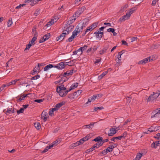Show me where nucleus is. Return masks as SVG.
I'll list each match as a JSON object with an SVG mask.
<instances>
[{"label":"nucleus","instance_id":"a211bd4d","mask_svg":"<svg viewBox=\"0 0 160 160\" xmlns=\"http://www.w3.org/2000/svg\"><path fill=\"white\" fill-rule=\"evenodd\" d=\"M142 156V153H138L137 154L135 158L133 160H140Z\"/></svg>","mask_w":160,"mask_h":160},{"label":"nucleus","instance_id":"a18cd8bd","mask_svg":"<svg viewBox=\"0 0 160 160\" xmlns=\"http://www.w3.org/2000/svg\"><path fill=\"white\" fill-rule=\"evenodd\" d=\"M80 145L78 142L77 141L76 142L73 143L71 145V146L72 147L74 148L76 146H78Z\"/></svg>","mask_w":160,"mask_h":160},{"label":"nucleus","instance_id":"e433bc0d","mask_svg":"<svg viewBox=\"0 0 160 160\" xmlns=\"http://www.w3.org/2000/svg\"><path fill=\"white\" fill-rule=\"evenodd\" d=\"M43 37L45 38V40H47L50 37V33H48L43 36Z\"/></svg>","mask_w":160,"mask_h":160},{"label":"nucleus","instance_id":"58836bf2","mask_svg":"<svg viewBox=\"0 0 160 160\" xmlns=\"http://www.w3.org/2000/svg\"><path fill=\"white\" fill-rule=\"evenodd\" d=\"M24 110V108H21L19 110L17 111V113L18 114H19L20 113H22L23 112Z\"/></svg>","mask_w":160,"mask_h":160},{"label":"nucleus","instance_id":"603ef678","mask_svg":"<svg viewBox=\"0 0 160 160\" xmlns=\"http://www.w3.org/2000/svg\"><path fill=\"white\" fill-rule=\"evenodd\" d=\"M154 138H156L157 140H160V133H158L156 134V136H154Z\"/></svg>","mask_w":160,"mask_h":160},{"label":"nucleus","instance_id":"f8f14e48","mask_svg":"<svg viewBox=\"0 0 160 160\" xmlns=\"http://www.w3.org/2000/svg\"><path fill=\"white\" fill-rule=\"evenodd\" d=\"M39 63H38V66H36L35 68L33 69V70L31 72V74H32L33 75H34L37 72H39V71H38V70L39 69Z\"/></svg>","mask_w":160,"mask_h":160},{"label":"nucleus","instance_id":"f03ea898","mask_svg":"<svg viewBox=\"0 0 160 160\" xmlns=\"http://www.w3.org/2000/svg\"><path fill=\"white\" fill-rule=\"evenodd\" d=\"M154 92H153V94H151L149 97L148 98L146 99L148 102L152 101L156 99L159 96V95L154 94Z\"/></svg>","mask_w":160,"mask_h":160},{"label":"nucleus","instance_id":"e2e57ef3","mask_svg":"<svg viewBox=\"0 0 160 160\" xmlns=\"http://www.w3.org/2000/svg\"><path fill=\"white\" fill-rule=\"evenodd\" d=\"M158 0H153L152 3V5L153 6H155Z\"/></svg>","mask_w":160,"mask_h":160},{"label":"nucleus","instance_id":"9b49d317","mask_svg":"<svg viewBox=\"0 0 160 160\" xmlns=\"http://www.w3.org/2000/svg\"><path fill=\"white\" fill-rule=\"evenodd\" d=\"M42 118L43 119L44 122L47 120L48 117V113L46 112L43 111L42 113Z\"/></svg>","mask_w":160,"mask_h":160},{"label":"nucleus","instance_id":"c03bdc74","mask_svg":"<svg viewBox=\"0 0 160 160\" xmlns=\"http://www.w3.org/2000/svg\"><path fill=\"white\" fill-rule=\"evenodd\" d=\"M148 129L149 130V131H150V132H153L157 130V129H156V128H155L154 129H153V127H151Z\"/></svg>","mask_w":160,"mask_h":160},{"label":"nucleus","instance_id":"4468645a","mask_svg":"<svg viewBox=\"0 0 160 160\" xmlns=\"http://www.w3.org/2000/svg\"><path fill=\"white\" fill-rule=\"evenodd\" d=\"M73 69H71L70 70L67 71L66 72H64L63 74V77H66V75L69 76V75H72L73 73Z\"/></svg>","mask_w":160,"mask_h":160},{"label":"nucleus","instance_id":"bb28decb","mask_svg":"<svg viewBox=\"0 0 160 160\" xmlns=\"http://www.w3.org/2000/svg\"><path fill=\"white\" fill-rule=\"evenodd\" d=\"M98 24V22H94L90 26V28L91 27V28H92V30H93L97 27Z\"/></svg>","mask_w":160,"mask_h":160},{"label":"nucleus","instance_id":"4c0bfd02","mask_svg":"<svg viewBox=\"0 0 160 160\" xmlns=\"http://www.w3.org/2000/svg\"><path fill=\"white\" fill-rule=\"evenodd\" d=\"M32 45V44L30 43V42H29L28 44L26 45V48L25 49L24 51H25L27 50H29Z\"/></svg>","mask_w":160,"mask_h":160},{"label":"nucleus","instance_id":"7ed1b4c3","mask_svg":"<svg viewBox=\"0 0 160 160\" xmlns=\"http://www.w3.org/2000/svg\"><path fill=\"white\" fill-rule=\"evenodd\" d=\"M151 60L152 61L153 60V59L152 58L151 59V57H149L139 61V62H138V64H143L146 63L150 61Z\"/></svg>","mask_w":160,"mask_h":160},{"label":"nucleus","instance_id":"0eeeda50","mask_svg":"<svg viewBox=\"0 0 160 160\" xmlns=\"http://www.w3.org/2000/svg\"><path fill=\"white\" fill-rule=\"evenodd\" d=\"M66 90V88L64 87L63 85H62L61 86H58L57 88V92L59 94H60L61 92H62V90L65 91Z\"/></svg>","mask_w":160,"mask_h":160},{"label":"nucleus","instance_id":"864d4df0","mask_svg":"<svg viewBox=\"0 0 160 160\" xmlns=\"http://www.w3.org/2000/svg\"><path fill=\"white\" fill-rule=\"evenodd\" d=\"M34 36L33 37V38H34L35 39H37L38 36V32L37 31H35V32H34Z\"/></svg>","mask_w":160,"mask_h":160},{"label":"nucleus","instance_id":"f257e3e1","mask_svg":"<svg viewBox=\"0 0 160 160\" xmlns=\"http://www.w3.org/2000/svg\"><path fill=\"white\" fill-rule=\"evenodd\" d=\"M86 9L85 6L82 7L81 8H79L75 12V14L73 15V17H75L77 18L79 17L80 15Z\"/></svg>","mask_w":160,"mask_h":160},{"label":"nucleus","instance_id":"5fc2aeb1","mask_svg":"<svg viewBox=\"0 0 160 160\" xmlns=\"http://www.w3.org/2000/svg\"><path fill=\"white\" fill-rule=\"evenodd\" d=\"M53 147V144H52L51 145H50L49 146H47L45 148L46 149L48 150V151L49 149Z\"/></svg>","mask_w":160,"mask_h":160},{"label":"nucleus","instance_id":"13d9d810","mask_svg":"<svg viewBox=\"0 0 160 160\" xmlns=\"http://www.w3.org/2000/svg\"><path fill=\"white\" fill-rule=\"evenodd\" d=\"M106 149H108V150L109 151L108 152H111L113 150L112 148H111V147L110 146V145L109 146V147H108Z\"/></svg>","mask_w":160,"mask_h":160},{"label":"nucleus","instance_id":"79ce46f5","mask_svg":"<svg viewBox=\"0 0 160 160\" xmlns=\"http://www.w3.org/2000/svg\"><path fill=\"white\" fill-rule=\"evenodd\" d=\"M75 38L72 35L67 40H66V42H71L72 41V40Z\"/></svg>","mask_w":160,"mask_h":160},{"label":"nucleus","instance_id":"7c9ffc66","mask_svg":"<svg viewBox=\"0 0 160 160\" xmlns=\"http://www.w3.org/2000/svg\"><path fill=\"white\" fill-rule=\"evenodd\" d=\"M99 31L98 32H94V34L96 35V37L97 38H99V39H101L102 38V35H100L99 33H98Z\"/></svg>","mask_w":160,"mask_h":160},{"label":"nucleus","instance_id":"0e129e2a","mask_svg":"<svg viewBox=\"0 0 160 160\" xmlns=\"http://www.w3.org/2000/svg\"><path fill=\"white\" fill-rule=\"evenodd\" d=\"M78 84L77 82H75L72 84V86L74 88H77L78 87Z\"/></svg>","mask_w":160,"mask_h":160},{"label":"nucleus","instance_id":"2f4dec72","mask_svg":"<svg viewBox=\"0 0 160 160\" xmlns=\"http://www.w3.org/2000/svg\"><path fill=\"white\" fill-rule=\"evenodd\" d=\"M76 29H75L74 31L72 32V36L74 38H75L78 34L80 32V31H78V30H77L76 31Z\"/></svg>","mask_w":160,"mask_h":160},{"label":"nucleus","instance_id":"8fccbe9b","mask_svg":"<svg viewBox=\"0 0 160 160\" xmlns=\"http://www.w3.org/2000/svg\"><path fill=\"white\" fill-rule=\"evenodd\" d=\"M68 98L70 99H74L75 98V97H74L73 95V93L72 94H69L68 96Z\"/></svg>","mask_w":160,"mask_h":160},{"label":"nucleus","instance_id":"20e7f679","mask_svg":"<svg viewBox=\"0 0 160 160\" xmlns=\"http://www.w3.org/2000/svg\"><path fill=\"white\" fill-rule=\"evenodd\" d=\"M130 14H129L128 12H127L126 14L122 16L119 19V21L122 22L125 20L129 19L130 16Z\"/></svg>","mask_w":160,"mask_h":160},{"label":"nucleus","instance_id":"393cba45","mask_svg":"<svg viewBox=\"0 0 160 160\" xmlns=\"http://www.w3.org/2000/svg\"><path fill=\"white\" fill-rule=\"evenodd\" d=\"M109 151L108 149H106L103 150L102 152H100L98 154V155H101V154H103L104 155H105L107 153H108V152Z\"/></svg>","mask_w":160,"mask_h":160},{"label":"nucleus","instance_id":"ea45409f","mask_svg":"<svg viewBox=\"0 0 160 160\" xmlns=\"http://www.w3.org/2000/svg\"><path fill=\"white\" fill-rule=\"evenodd\" d=\"M64 33H62L60 36H59L58 37H57L56 38V40L57 41H58L59 40H61L62 39V36L63 35H64Z\"/></svg>","mask_w":160,"mask_h":160},{"label":"nucleus","instance_id":"9d476101","mask_svg":"<svg viewBox=\"0 0 160 160\" xmlns=\"http://www.w3.org/2000/svg\"><path fill=\"white\" fill-rule=\"evenodd\" d=\"M157 146L160 147V141L159 140L154 142L151 145V147L154 148H156Z\"/></svg>","mask_w":160,"mask_h":160},{"label":"nucleus","instance_id":"09e8293b","mask_svg":"<svg viewBox=\"0 0 160 160\" xmlns=\"http://www.w3.org/2000/svg\"><path fill=\"white\" fill-rule=\"evenodd\" d=\"M118 146V144L117 143H112L110 145V146L111 148H112L113 149L114 148Z\"/></svg>","mask_w":160,"mask_h":160},{"label":"nucleus","instance_id":"39448f33","mask_svg":"<svg viewBox=\"0 0 160 160\" xmlns=\"http://www.w3.org/2000/svg\"><path fill=\"white\" fill-rule=\"evenodd\" d=\"M67 65H65L64 62H61L55 65V68H57L58 69H62L65 68L66 66Z\"/></svg>","mask_w":160,"mask_h":160},{"label":"nucleus","instance_id":"6e6d98bb","mask_svg":"<svg viewBox=\"0 0 160 160\" xmlns=\"http://www.w3.org/2000/svg\"><path fill=\"white\" fill-rule=\"evenodd\" d=\"M52 25V23H51V22H50L49 21L45 25V26L44 27V29H46V28H45L46 27H48L50 26L51 25Z\"/></svg>","mask_w":160,"mask_h":160},{"label":"nucleus","instance_id":"aec40b11","mask_svg":"<svg viewBox=\"0 0 160 160\" xmlns=\"http://www.w3.org/2000/svg\"><path fill=\"white\" fill-rule=\"evenodd\" d=\"M102 140V137L100 136H98L93 140L92 141H94L96 142H101Z\"/></svg>","mask_w":160,"mask_h":160},{"label":"nucleus","instance_id":"338daca9","mask_svg":"<svg viewBox=\"0 0 160 160\" xmlns=\"http://www.w3.org/2000/svg\"><path fill=\"white\" fill-rule=\"evenodd\" d=\"M113 31H115V29L113 28H109L107 29V32H112Z\"/></svg>","mask_w":160,"mask_h":160},{"label":"nucleus","instance_id":"de8ad7c7","mask_svg":"<svg viewBox=\"0 0 160 160\" xmlns=\"http://www.w3.org/2000/svg\"><path fill=\"white\" fill-rule=\"evenodd\" d=\"M11 109H12V108H8L7 109L6 112H5V114H6V115H9V113H11Z\"/></svg>","mask_w":160,"mask_h":160},{"label":"nucleus","instance_id":"6ab92c4d","mask_svg":"<svg viewBox=\"0 0 160 160\" xmlns=\"http://www.w3.org/2000/svg\"><path fill=\"white\" fill-rule=\"evenodd\" d=\"M82 90H78L73 92V95L74 97H77L82 92Z\"/></svg>","mask_w":160,"mask_h":160},{"label":"nucleus","instance_id":"c9c22d12","mask_svg":"<svg viewBox=\"0 0 160 160\" xmlns=\"http://www.w3.org/2000/svg\"><path fill=\"white\" fill-rule=\"evenodd\" d=\"M127 7L128 5L126 4L123 6V7H121V9L120 11V12H122L125 10L127 8Z\"/></svg>","mask_w":160,"mask_h":160},{"label":"nucleus","instance_id":"473e14b6","mask_svg":"<svg viewBox=\"0 0 160 160\" xmlns=\"http://www.w3.org/2000/svg\"><path fill=\"white\" fill-rule=\"evenodd\" d=\"M95 146H93L91 148H90L88 149L87 150V151L86 152V153H89L90 152L92 151L93 150H95Z\"/></svg>","mask_w":160,"mask_h":160},{"label":"nucleus","instance_id":"bf43d9fd","mask_svg":"<svg viewBox=\"0 0 160 160\" xmlns=\"http://www.w3.org/2000/svg\"><path fill=\"white\" fill-rule=\"evenodd\" d=\"M46 41V40H45V38L43 37L42 38H41L40 39V40H39V42L40 43H41L43 42Z\"/></svg>","mask_w":160,"mask_h":160},{"label":"nucleus","instance_id":"412c9836","mask_svg":"<svg viewBox=\"0 0 160 160\" xmlns=\"http://www.w3.org/2000/svg\"><path fill=\"white\" fill-rule=\"evenodd\" d=\"M92 101V97H90L89 98H88V101L84 104V107H86L89 105H90V103Z\"/></svg>","mask_w":160,"mask_h":160},{"label":"nucleus","instance_id":"cd10ccee","mask_svg":"<svg viewBox=\"0 0 160 160\" xmlns=\"http://www.w3.org/2000/svg\"><path fill=\"white\" fill-rule=\"evenodd\" d=\"M69 92V91L68 90L65 91V90L64 92H61L60 94L59 95L61 97H64L67 95L68 92Z\"/></svg>","mask_w":160,"mask_h":160},{"label":"nucleus","instance_id":"5701e85b","mask_svg":"<svg viewBox=\"0 0 160 160\" xmlns=\"http://www.w3.org/2000/svg\"><path fill=\"white\" fill-rule=\"evenodd\" d=\"M34 126L36 128V129L38 130L40 129L41 128V125L40 123L38 122H37L34 123Z\"/></svg>","mask_w":160,"mask_h":160},{"label":"nucleus","instance_id":"a19ab883","mask_svg":"<svg viewBox=\"0 0 160 160\" xmlns=\"http://www.w3.org/2000/svg\"><path fill=\"white\" fill-rule=\"evenodd\" d=\"M103 109H104V108L102 106L100 107H95L94 109V110L95 111H97L98 109L102 110Z\"/></svg>","mask_w":160,"mask_h":160},{"label":"nucleus","instance_id":"dca6fc26","mask_svg":"<svg viewBox=\"0 0 160 160\" xmlns=\"http://www.w3.org/2000/svg\"><path fill=\"white\" fill-rule=\"evenodd\" d=\"M65 104V102L62 101L59 103H58L55 105V107L58 110L61 107Z\"/></svg>","mask_w":160,"mask_h":160},{"label":"nucleus","instance_id":"ddd939ff","mask_svg":"<svg viewBox=\"0 0 160 160\" xmlns=\"http://www.w3.org/2000/svg\"><path fill=\"white\" fill-rule=\"evenodd\" d=\"M52 68H55V65L51 64H49L47 66H46L44 68V71H47L49 69Z\"/></svg>","mask_w":160,"mask_h":160},{"label":"nucleus","instance_id":"423d86ee","mask_svg":"<svg viewBox=\"0 0 160 160\" xmlns=\"http://www.w3.org/2000/svg\"><path fill=\"white\" fill-rule=\"evenodd\" d=\"M73 18H69V20L68 21L66 24H65V26L63 28V30L64 31L65 30V28L67 26H68V25H69V24H72V23L77 18L75 17H73Z\"/></svg>","mask_w":160,"mask_h":160},{"label":"nucleus","instance_id":"b1692460","mask_svg":"<svg viewBox=\"0 0 160 160\" xmlns=\"http://www.w3.org/2000/svg\"><path fill=\"white\" fill-rule=\"evenodd\" d=\"M108 73V71H105L103 72L98 77V78L99 79H102V78L105 76V75H106Z\"/></svg>","mask_w":160,"mask_h":160},{"label":"nucleus","instance_id":"37998d69","mask_svg":"<svg viewBox=\"0 0 160 160\" xmlns=\"http://www.w3.org/2000/svg\"><path fill=\"white\" fill-rule=\"evenodd\" d=\"M40 78V75H37L36 76H34L31 78V80H36L37 79Z\"/></svg>","mask_w":160,"mask_h":160},{"label":"nucleus","instance_id":"f3484780","mask_svg":"<svg viewBox=\"0 0 160 160\" xmlns=\"http://www.w3.org/2000/svg\"><path fill=\"white\" fill-rule=\"evenodd\" d=\"M109 45H107L105 47L103 48L100 51L101 52L100 53V54H104L106 51L109 48Z\"/></svg>","mask_w":160,"mask_h":160},{"label":"nucleus","instance_id":"a878e982","mask_svg":"<svg viewBox=\"0 0 160 160\" xmlns=\"http://www.w3.org/2000/svg\"><path fill=\"white\" fill-rule=\"evenodd\" d=\"M61 138H58L53 142L52 144H53V146H56L59 144L61 142Z\"/></svg>","mask_w":160,"mask_h":160},{"label":"nucleus","instance_id":"052dcab7","mask_svg":"<svg viewBox=\"0 0 160 160\" xmlns=\"http://www.w3.org/2000/svg\"><path fill=\"white\" fill-rule=\"evenodd\" d=\"M36 40L34 38H32L31 41H30V43L32 44V45H34L35 44L34 42Z\"/></svg>","mask_w":160,"mask_h":160},{"label":"nucleus","instance_id":"4be33fe9","mask_svg":"<svg viewBox=\"0 0 160 160\" xmlns=\"http://www.w3.org/2000/svg\"><path fill=\"white\" fill-rule=\"evenodd\" d=\"M88 46L86 45H84L83 47H80L79 49H78V52L81 51L83 52V51H84L85 50H86Z\"/></svg>","mask_w":160,"mask_h":160},{"label":"nucleus","instance_id":"774afa93","mask_svg":"<svg viewBox=\"0 0 160 160\" xmlns=\"http://www.w3.org/2000/svg\"><path fill=\"white\" fill-rule=\"evenodd\" d=\"M78 142L80 145L82 144L84 142L83 139L82 138L79 141H78Z\"/></svg>","mask_w":160,"mask_h":160},{"label":"nucleus","instance_id":"680f3d73","mask_svg":"<svg viewBox=\"0 0 160 160\" xmlns=\"http://www.w3.org/2000/svg\"><path fill=\"white\" fill-rule=\"evenodd\" d=\"M43 101V100L42 99H35L34 100V102L38 103H40Z\"/></svg>","mask_w":160,"mask_h":160},{"label":"nucleus","instance_id":"3c124183","mask_svg":"<svg viewBox=\"0 0 160 160\" xmlns=\"http://www.w3.org/2000/svg\"><path fill=\"white\" fill-rule=\"evenodd\" d=\"M81 0H75L74 3L77 5H78L81 3L80 2Z\"/></svg>","mask_w":160,"mask_h":160},{"label":"nucleus","instance_id":"72a5a7b5","mask_svg":"<svg viewBox=\"0 0 160 160\" xmlns=\"http://www.w3.org/2000/svg\"><path fill=\"white\" fill-rule=\"evenodd\" d=\"M136 9V8L135 7L132 8L130 9L129 11L128 12H127L129 14H130V15L132 14L134 11H135Z\"/></svg>","mask_w":160,"mask_h":160},{"label":"nucleus","instance_id":"1a4fd4ad","mask_svg":"<svg viewBox=\"0 0 160 160\" xmlns=\"http://www.w3.org/2000/svg\"><path fill=\"white\" fill-rule=\"evenodd\" d=\"M110 132L108 133V135L109 136H112L116 133L117 132L116 129L113 128H111L110 129Z\"/></svg>","mask_w":160,"mask_h":160},{"label":"nucleus","instance_id":"4d7b16f0","mask_svg":"<svg viewBox=\"0 0 160 160\" xmlns=\"http://www.w3.org/2000/svg\"><path fill=\"white\" fill-rule=\"evenodd\" d=\"M37 1H36L35 0H32L31 3V5L33 6L37 2Z\"/></svg>","mask_w":160,"mask_h":160},{"label":"nucleus","instance_id":"2eb2a0df","mask_svg":"<svg viewBox=\"0 0 160 160\" xmlns=\"http://www.w3.org/2000/svg\"><path fill=\"white\" fill-rule=\"evenodd\" d=\"M76 29H77V30L80 31V32L82 31L83 28V26H82V24L81 23V22L79 23L78 24L77 26L76 27Z\"/></svg>","mask_w":160,"mask_h":160},{"label":"nucleus","instance_id":"69168bd1","mask_svg":"<svg viewBox=\"0 0 160 160\" xmlns=\"http://www.w3.org/2000/svg\"><path fill=\"white\" fill-rule=\"evenodd\" d=\"M49 114L51 116H53L54 115L53 112L51 109L50 110L49 112Z\"/></svg>","mask_w":160,"mask_h":160},{"label":"nucleus","instance_id":"c756f323","mask_svg":"<svg viewBox=\"0 0 160 160\" xmlns=\"http://www.w3.org/2000/svg\"><path fill=\"white\" fill-rule=\"evenodd\" d=\"M100 142V143H99V142H97L93 146L95 148H98L100 146H101L102 145L103 143L101 142Z\"/></svg>","mask_w":160,"mask_h":160},{"label":"nucleus","instance_id":"6e6552de","mask_svg":"<svg viewBox=\"0 0 160 160\" xmlns=\"http://www.w3.org/2000/svg\"><path fill=\"white\" fill-rule=\"evenodd\" d=\"M74 27V25L69 24L68 26L66 27L65 31L67 32V33L68 34L69 32H71L73 30Z\"/></svg>","mask_w":160,"mask_h":160},{"label":"nucleus","instance_id":"c85d7f7f","mask_svg":"<svg viewBox=\"0 0 160 160\" xmlns=\"http://www.w3.org/2000/svg\"><path fill=\"white\" fill-rule=\"evenodd\" d=\"M27 97V95H25V94H23L22 97H21L18 99L17 100V101L18 102H19L20 101L23 100L24 99Z\"/></svg>","mask_w":160,"mask_h":160},{"label":"nucleus","instance_id":"49530a36","mask_svg":"<svg viewBox=\"0 0 160 160\" xmlns=\"http://www.w3.org/2000/svg\"><path fill=\"white\" fill-rule=\"evenodd\" d=\"M40 9H37L36 10L35 12L34 13V15L37 16L40 13Z\"/></svg>","mask_w":160,"mask_h":160},{"label":"nucleus","instance_id":"f704fd0d","mask_svg":"<svg viewBox=\"0 0 160 160\" xmlns=\"http://www.w3.org/2000/svg\"><path fill=\"white\" fill-rule=\"evenodd\" d=\"M12 24V18H9L7 22V25L8 27H10Z\"/></svg>","mask_w":160,"mask_h":160}]
</instances>
